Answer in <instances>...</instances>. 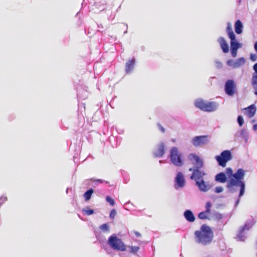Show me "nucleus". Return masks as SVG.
I'll list each match as a JSON object with an SVG mask.
<instances>
[{"mask_svg":"<svg viewBox=\"0 0 257 257\" xmlns=\"http://www.w3.org/2000/svg\"><path fill=\"white\" fill-rule=\"evenodd\" d=\"M188 159L194 165V168H201L203 167V162L199 156L195 154H190L188 156Z\"/></svg>","mask_w":257,"mask_h":257,"instance_id":"obj_10","label":"nucleus"},{"mask_svg":"<svg viewBox=\"0 0 257 257\" xmlns=\"http://www.w3.org/2000/svg\"><path fill=\"white\" fill-rule=\"evenodd\" d=\"M209 214V213L205 211L201 212L199 213L198 214V218L201 219H206L208 218V215Z\"/></svg>","mask_w":257,"mask_h":257,"instance_id":"obj_25","label":"nucleus"},{"mask_svg":"<svg viewBox=\"0 0 257 257\" xmlns=\"http://www.w3.org/2000/svg\"><path fill=\"white\" fill-rule=\"evenodd\" d=\"M170 158L171 162L176 166L181 167L184 164L182 155L177 147H173L170 150Z\"/></svg>","mask_w":257,"mask_h":257,"instance_id":"obj_6","label":"nucleus"},{"mask_svg":"<svg viewBox=\"0 0 257 257\" xmlns=\"http://www.w3.org/2000/svg\"><path fill=\"white\" fill-rule=\"evenodd\" d=\"M254 47L255 51L257 52V41L254 43Z\"/></svg>","mask_w":257,"mask_h":257,"instance_id":"obj_37","label":"nucleus"},{"mask_svg":"<svg viewBox=\"0 0 257 257\" xmlns=\"http://www.w3.org/2000/svg\"><path fill=\"white\" fill-rule=\"evenodd\" d=\"M253 130H254V131H256V130H257V124H254L253 125Z\"/></svg>","mask_w":257,"mask_h":257,"instance_id":"obj_36","label":"nucleus"},{"mask_svg":"<svg viewBox=\"0 0 257 257\" xmlns=\"http://www.w3.org/2000/svg\"><path fill=\"white\" fill-rule=\"evenodd\" d=\"M116 210L114 209H113L110 211L109 216L110 218H113L115 217V216L116 215Z\"/></svg>","mask_w":257,"mask_h":257,"instance_id":"obj_31","label":"nucleus"},{"mask_svg":"<svg viewBox=\"0 0 257 257\" xmlns=\"http://www.w3.org/2000/svg\"><path fill=\"white\" fill-rule=\"evenodd\" d=\"M244 110V114H246L249 118L252 117L256 111V107L254 104L250 105V106L242 109Z\"/></svg>","mask_w":257,"mask_h":257,"instance_id":"obj_13","label":"nucleus"},{"mask_svg":"<svg viewBox=\"0 0 257 257\" xmlns=\"http://www.w3.org/2000/svg\"><path fill=\"white\" fill-rule=\"evenodd\" d=\"M184 217L186 220L189 222H193L195 220V216L191 211L187 210L185 211Z\"/></svg>","mask_w":257,"mask_h":257,"instance_id":"obj_21","label":"nucleus"},{"mask_svg":"<svg viewBox=\"0 0 257 257\" xmlns=\"http://www.w3.org/2000/svg\"><path fill=\"white\" fill-rule=\"evenodd\" d=\"M235 31L236 34H240L242 32L243 25L240 20L236 21L234 24Z\"/></svg>","mask_w":257,"mask_h":257,"instance_id":"obj_22","label":"nucleus"},{"mask_svg":"<svg viewBox=\"0 0 257 257\" xmlns=\"http://www.w3.org/2000/svg\"><path fill=\"white\" fill-rule=\"evenodd\" d=\"M93 192V190L92 189H90L84 193V197L86 201H88L91 198Z\"/></svg>","mask_w":257,"mask_h":257,"instance_id":"obj_23","label":"nucleus"},{"mask_svg":"<svg viewBox=\"0 0 257 257\" xmlns=\"http://www.w3.org/2000/svg\"><path fill=\"white\" fill-rule=\"evenodd\" d=\"M239 201V199H238L237 201V203H238Z\"/></svg>","mask_w":257,"mask_h":257,"instance_id":"obj_38","label":"nucleus"},{"mask_svg":"<svg viewBox=\"0 0 257 257\" xmlns=\"http://www.w3.org/2000/svg\"><path fill=\"white\" fill-rule=\"evenodd\" d=\"M82 211L87 215H90L94 213L93 210L89 209L88 207H86L85 208H83Z\"/></svg>","mask_w":257,"mask_h":257,"instance_id":"obj_26","label":"nucleus"},{"mask_svg":"<svg viewBox=\"0 0 257 257\" xmlns=\"http://www.w3.org/2000/svg\"><path fill=\"white\" fill-rule=\"evenodd\" d=\"M226 32L230 39L231 54L233 57L237 56V50L241 47V44L236 40L235 35L232 30L231 23H228L226 27Z\"/></svg>","mask_w":257,"mask_h":257,"instance_id":"obj_3","label":"nucleus"},{"mask_svg":"<svg viewBox=\"0 0 257 257\" xmlns=\"http://www.w3.org/2000/svg\"><path fill=\"white\" fill-rule=\"evenodd\" d=\"M200 168H190L189 171H192V174L190 177V178L193 180H195L196 182L197 181H200L203 180V177L206 175V173L204 171H200Z\"/></svg>","mask_w":257,"mask_h":257,"instance_id":"obj_11","label":"nucleus"},{"mask_svg":"<svg viewBox=\"0 0 257 257\" xmlns=\"http://www.w3.org/2000/svg\"><path fill=\"white\" fill-rule=\"evenodd\" d=\"M209 142L208 136H196L192 139V143L196 147L206 145Z\"/></svg>","mask_w":257,"mask_h":257,"instance_id":"obj_9","label":"nucleus"},{"mask_svg":"<svg viewBox=\"0 0 257 257\" xmlns=\"http://www.w3.org/2000/svg\"><path fill=\"white\" fill-rule=\"evenodd\" d=\"M250 58L251 61H255L257 60V55L254 54H251Z\"/></svg>","mask_w":257,"mask_h":257,"instance_id":"obj_32","label":"nucleus"},{"mask_svg":"<svg viewBox=\"0 0 257 257\" xmlns=\"http://www.w3.org/2000/svg\"><path fill=\"white\" fill-rule=\"evenodd\" d=\"M245 63V59L243 57L239 58L234 61L232 59L227 60L226 64L228 66L233 68H238L243 66Z\"/></svg>","mask_w":257,"mask_h":257,"instance_id":"obj_12","label":"nucleus"},{"mask_svg":"<svg viewBox=\"0 0 257 257\" xmlns=\"http://www.w3.org/2000/svg\"><path fill=\"white\" fill-rule=\"evenodd\" d=\"M223 188L221 186L217 187L215 188V192L217 193H221L223 191Z\"/></svg>","mask_w":257,"mask_h":257,"instance_id":"obj_33","label":"nucleus"},{"mask_svg":"<svg viewBox=\"0 0 257 257\" xmlns=\"http://www.w3.org/2000/svg\"><path fill=\"white\" fill-rule=\"evenodd\" d=\"M99 228L104 232L109 231V226L106 223H104L100 225Z\"/></svg>","mask_w":257,"mask_h":257,"instance_id":"obj_27","label":"nucleus"},{"mask_svg":"<svg viewBox=\"0 0 257 257\" xmlns=\"http://www.w3.org/2000/svg\"><path fill=\"white\" fill-rule=\"evenodd\" d=\"M215 159L220 166L224 167L227 162L232 159L231 153L230 151H224L221 153L220 156H216Z\"/></svg>","mask_w":257,"mask_h":257,"instance_id":"obj_7","label":"nucleus"},{"mask_svg":"<svg viewBox=\"0 0 257 257\" xmlns=\"http://www.w3.org/2000/svg\"><path fill=\"white\" fill-rule=\"evenodd\" d=\"M195 105L196 107L204 111H213L217 108L216 102L205 101L201 99L196 100Z\"/></svg>","mask_w":257,"mask_h":257,"instance_id":"obj_5","label":"nucleus"},{"mask_svg":"<svg viewBox=\"0 0 257 257\" xmlns=\"http://www.w3.org/2000/svg\"><path fill=\"white\" fill-rule=\"evenodd\" d=\"M237 121L240 126H241L243 123H244V120L242 116L239 115L237 117Z\"/></svg>","mask_w":257,"mask_h":257,"instance_id":"obj_29","label":"nucleus"},{"mask_svg":"<svg viewBox=\"0 0 257 257\" xmlns=\"http://www.w3.org/2000/svg\"><path fill=\"white\" fill-rule=\"evenodd\" d=\"M196 185L198 186L201 191L206 192L210 188V186L207 184L203 180L197 181L196 182Z\"/></svg>","mask_w":257,"mask_h":257,"instance_id":"obj_16","label":"nucleus"},{"mask_svg":"<svg viewBox=\"0 0 257 257\" xmlns=\"http://www.w3.org/2000/svg\"><path fill=\"white\" fill-rule=\"evenodd\" d=\"M211 203L210 202H207L206 204V211L209 212L210 213V208H211Z\"/></svg>","mask_w":257,"mask_h":257,"instance_id":"obj_30","label":"nucleus"},{"mask_svg":"<svg viewBox=\"0 0 257 257\" xmlns=\"http://www.w3.org/2000/svg\"><path fill=\"white\" fill-rule=\"evenodd\" d=\"M106 201L110 203V204L112 206H113L115 204V202L114 200L111 198L109 196H107L106 197Z\"/></svg>","mask_w":257,"mask_h":257,"instance_id":"obj_28","label":"nucleus"},{"mask_svg":"<svg viewBox=\"0 0 257 257\" xmlns=\"http://www.w3.org/2000/svg\"><path fill=\"white\" fill-rule=\"evenodd\" d=\"M165 145L164 143H161L157 146V148L154 152L156 157H161L165 153Z\"/></svg>","mask_w":257,"mask_h":257,"instance_id":"obj_15","label":"nucleus"},{"mask_svg":"<svg viewBox=\"0 0 257 257\" xmlns=\"http://www.w3.org/2000/svg\"><path fill=\"white\" fill-rule=\"evenodd\" d=\"M135 234L138 237H140L141 236V234H140V233H139L138 231H135Z\"/></svg>","mask_w":257,"mask_h":257,"instance_id":"obj_35","label":"nucleus"},{"mask_svg":"<svg viewBox=\"0 0 257 257\" xmlns=\"http://www.w3.org/2000/svg\"><path fill=\"white\" fill-rule=\"evenodd\" d=\"M176 184L179 187H183L185 185V179L181 172H178L175 178Z\"/></svg>","mask_w":257,"mask_h":257,"instance_id":"obj_18","label":"nucleus"},{"mask_svg":"<svg viewBox=\"0 0 257 257\" xmlns=\"http://www.w3.org/2000/svg\"><path fill=\"white\" fill-rule=\"evenodd\" d=\"M253 68L255 72L252 75L251 84L254 89V94L257 95V63L253 65Z\"/></svg>","mask_w":257,"mask_h":257,"instance_id":"obj_14","label":"nucleus"},{"mask_svg":"<svg viewBox=\"0 0 257 257\" xmlns=\"http://www.w3.org/2000/svg\"><path fill=\"white\" fill-rule=\"evenodd\" d=\"M213 236L211 229L206 224L202 225L199 230L195 232L196 241L204 245L210 243L213 239Z\"/></svg>","mask_w":257,"mask_h":257,"instance_id":"obj_2","label":"nucleus"},{"mask_svg":"<svg viewBox=\"0 0 257 257\" xmlns=\"http://www.w3.org/2000/svg\"><path fill=\"white\" fill-rule=\"evenodd\" d=\"M224 90L228 96H233L236 92V84L235 82L231 79L226 81L224 85Z\"/></svg>","mask_w":257,"mask_h":257,"instance_id":"obj_8","label":"nucleus"},{"mask_svg":"<svg viewBox=\"0 0 257 257\" xmlns=\"http://www.w3.org/2000/svg\"><path fill=\"white\" fill-rule=\"evenodd\" d=\"M225 173L229 180L226 184V187L231 189L233 187H239L240 192L239 197L242 196L244 193L245 183L243 181L245 176V171L242 169H238L234 173L230 168L226 169Z\"/></svg>","mask_w":257,"mask_h":257,"instance_id":"obj_1","label":"nucleus"},{"mask_svg":"<svg viewBox=\"0 0 257 257\" xmlns=\"http://www.w3.org/2000/svg\"><path fill=\"white\" fill-rule=\"evenodd\" d=\"M135 63L134 58L129 60L125 65V71L126 73H130L134 69Z\"/></svg>","mask_w":257,"mask_h":257,"instance_id":"obj_19","label":"nucleus"},{"mask_svg":"<svg viewBox=\"0 0 257 257\" xmlns=\"http://www.w3.org/2000/svg\"><path fill=\"white\" fill-rule=\"evenodd\" d=\"M215 180L217 182L224 183L226 182L227 177L225 173L221 172L216 175Z\"/></svg>","mask_w":257,"mask_h":257,"instance_id":"obj_20","label":"nucleus"},{"mask_svg":"<svg viewBox=\"0 0 257 257\" xmlns=\"http://www.w3.org/2000/svg\"><path fill=\"white\" fill-rule=\"evenodd\" d=\"M158 128L162 132V133H165V129L164 128V127L160 123H158Z\"/></svg>","mask_w":257,"mask_h":257,"instance_id":"obj_34","label":"nucleus"},{"mask_svg":"<svg viewBox=\"0 0 257 257\" xmlns=\"http://www.w3.org/2000/svg\"><path fill=\"white\" fill-rule=\"evenodd\" d=\"M128 247L130 248V252L132 254L137 253L140 250V247L138 246H128Z\"/></svg>","mask_w":257,"mask_h":257,"instance_id":"obj_24","label":"nucleus"},{"mask_svg":"<svg viewBox=\"0 0 257 257\" xmlns=\"http://www.w3.org/2000/svg\"><path fill=\"white\" fill-rule=\"evenodd\" d=\"M98 181L100 182H102L101 181H100V180H98Z\"/></svg>","mask_w":257,"mask_h":257,"instance_id":"obj_39","label":"nucleus"},{"mask_svg":"<svg viewBox=\"0 0 257 257\" xmlns=\"http://www.w3.org/2000/svg\"><path fill=\"white\" fill-rule=\"evenodd\" d=\"M108 243L112 249L117 251H125L127 247L122 239L118 238L115 234L111 235L108 238Z\"/></svg>","mask_w":257,"mask_h":257,"instance_id":"obj_4","label":"nucleus"},{"mask_svg":"<svg viewBox=\"0 0 257 257\" xmlns=\"http://www.w3.org/2000/svg\"><path fill=\"white\" fill-rule=\"evenodd\" d=\"M218 42L220 44L221 48L224 53L229 52V46L226 40L223 37H220L218 39Z\"/></svg>","mask_w":257,"mask_h":257,"instance_id":"obj_17","label":"nucleus"}]
</instances>
